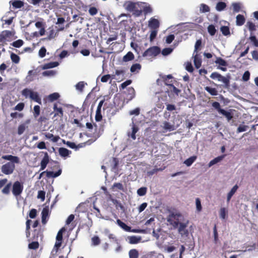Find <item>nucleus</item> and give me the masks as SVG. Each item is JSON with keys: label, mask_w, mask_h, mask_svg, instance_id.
<instances>
[{"label": "nucleus", "mask_w": 258, "mask_h": 258, "mask_svg": "<svg viewBox=\"0 0 258 258\" xmlns=\"http://www.w3.org/2000/svg\"><path fill=\"white\" fill-rule=\"evenodd\" d=\"M210 78L214 80H218L220 82H222L226 87L229 86V79L222 76L221 74L217 72H213L211 74Z\"/></svg>", "instance_id": "obj_7"}, {"label": "nucleus", "mask_w": 258, "mask_h": 258, "mask_svg": "<svg viewBox=\"0 0 258 258\" xmlns=\"http://www.w3.org/2000/svg\"><path fill=\"white\" fill-rule=\"evenodd\" d=\"M91 241H92V244L94 246L99 245L101 242L99 237L97 236H94L91 238Z\"/></svg>", "instance_id": "obj_49"}, {"label": "nucleus", "mask_w": 258, "mask_h": 258, "mask_svg": "<svg viewBox=\"0 0 258 258\" xmlns=\"http://www.w3.org/2000/svg\"><path fill=\"white\" fill-rule=\"evenodd\" d=\"M37 73L35 70H30L28 72L27 76L25 78L26 83H29L34 80L35 77L37 76Z\"/></svg>", "instance_id": "obj_11"}, {"label": "nucleus", "mask_w": 258, "mask_h": 258, "mask_svg": "<svg viewBox=\"0 0 258 258\" xmlns=\"http://www.w3.org/2000/svg\"><path fill=\"white\" fill-rule=\"evenodd\" d=\"M15 169V165L13 163L7 162L2 165V172L6 175H10L13 173Z\"/></svg>", "instance_id": "obj_5"}, {"label": "nucleus", "mask_w": 258, "mask_h": 258, "mask_svg": "<svg viewBox=\"0 0 258 258\" xmlns=\"http://www.w3.org/2000/svg\"><path fill=\"white\" fill-rule=\"evenodd\" d=\"M213 234H214V242L215 244H217L219 241L218 239V233L217 230V226L215 224L213 228Z\"/></svg>", "instance_id": "obj_46"}, {"label": "nucleus", "mask_w": 258, "mask_h": 258, "mask_svg": "<svg viewBox=\"0 0 258 258\" xmlns=\"http://www.w3.org/2000/svg\"><path fill=\"white\" fill-rule=\"evenodd\" d=\"M102 119V116L101 114V110H96V115H95V120L96 121H100Z\"/></svg>", "instance_id": "obj_60"}, {"label": "nucleus", "mask_w": 258, "mask_h": 258, "mask_svg": "<svg viewBox=\"0 0 258 258\" xmlns=\"http://www.w3.org/2000/svg\"><path fill=\"white\" fill-rule=\"evenodd\" d=\"M22 95L26 98H30L35 102L41 104V99L37 92H34L32 90L28 88H25L22 91Z\"/></svg>", "instance_id": "obj_2"}, {"label": "nucleus", "mask_w": 258, "mask_h": 258, "mask_svg": "<svg viewBox=\"0 0 258 258\" xmlns=\"http://www.w3.org/2000/svg\"><path fill=\"white\" fill-rule=\"evenodd\" d=\"M59 64V63L57 61H54V62H50L44 64L42 67V69L43 70H46L48 69L53 68L55 67H56Z\"/></svg>", "instance_id": "obj_25"}, {"label": "nucleus", "mask_w": 258, "mask_h": 258, "mask_svg": "<svg viewBox=\"0 0 258 258\" xmlns=\"http://www.w3.org/2000/svg\"><path fill=\"white\" fill-rule=\"evenodd\" d=\"M2 158L6 160L10 161V162L13 163V164H18L20 162V159L18 157L13 156L11 155L3 156Z\"/></svg>", "instance_id": "obj_15"}, {"label": "nucleus", "mask_w": 258, "mask_h": 258, "mask_svg": "<svg viewBox=\"0 0 258 258\" xmlns=\"http://www.w3.org/2000/svg\"><path fill=\"white\" fill-rule=\"evenodd\" d=\"M188 224V221H187L185 223L180 222L179 223L178 226V231L179 233L181 236H187L188 235V230L186 229Z\"/></svg>", "instance_id": "obj_9"}, {"label": "nucleus", "mask_w": 258, "mask_h": 258, "mask_svg": "<svg viewBox=\"0 0 258 258\" xmlns=\"http://www.w3.org/2000/svg\"><path fill=\"white\" fill-rule=\"evenodd\" d=\"M147 188L146 187H142L137 190V194L140 196H145L147 192Z\"/></svg>", "instance_id": "obj_53"}, {"label": "nucleus", "mask_w": 258, "mask_h": 258, "mask_svg": "<svg viewBox=\"0 0 258 258\" xmlns=\"http://www.w3.org/2000/svg\"><path fill=\"white\" fill-rule=\"evenodd\" d=\"M215 62L216 64H218L219 66L222 67H226L228 65L226 61H225L224 59L220 57H217V59L215 60Z\"/></svg>", "instance_id": "obj_38"}, {"label": "nucleus", "mask_w": 258, "mask_h": 258, "mask_svg": "<svg viewBox=\"0 0 258 258\" xmlns=\"http://www.w3.org/2000/svg\"><path fill=\"white\" fill-rule=\"evenodd\" d=\"M194 62L195 67L199 69L201 67L202 64V59L200 55L197 53L194 56Z\"/></svg>", "instance_id": "obj_23"}, {"label": "nucleus", "mask_w": 258, "mask_h": 258, "mask_svg": "<svg viewBox=\"0 0 258 258\" xmlns=\"http://www.w3.org/2000/svg\"><path fill=\"white\" fill-rule=\"evenodd\" d=\"M55 74H56V71H53V70L45 71L42 73V75L45 77L53 76L55 75Z\"/></svg>", "instance_id": "obj_58"}, {"label": "nucleus", "mask_w": 258, "mask_h": 258, "mask_svg": "<svg viewBox=\"0 0 258 258\" xmlns=\"http://www.w3.org/2000/svg\"><path fill=\"white\" fill-rule=\"evenodd\" d=\"M246 26L250 32V35H253V32L256 30V26L253 22L248 21L246 23Z\"/></svg>", "instance_id": "obj_29"}, {"label": "nucleus", "mask_w": 258, "mask_h": 258, "mask_svg": "<svg viewBox=\"0 0 258 258\" xmlns=\"http://www.w3.org/2000/svg\"><path fill=\"white\" fill-rule=\"evenodd\" d=\"M31 222V220L28 219L26 223V236L27 237H29L30 235V229Z\"/></svg>", "instance_id": "obj_51"}, {"label": "nucleus", "mask_w": 258, "mask_h": 258, "mask_svg": "<svg viewBox=\"0 0 258 258\" xmlns=\"http://www.w3.org/2000/svg\"><path fill=\"white\" fill-rule=\"evenodd\" d=\"M45 137L47 139H50L52 142L56 143L60 139L59 136H54L53 134L49 133H46L44 134Z\"/></svg>", "instance_id": "obj_20"}, {"label": "nucleus", "mask_w": 258, "mask_h": 258, "mask_svg": "<svg viewBox=\"0 0 258 258\" xmlns=\"http://www.w3.org/2000/svg\"><path fill=\"white\" fill-rule=\"evenodd\" d=\"M12 186V183H8L2 190V192L5 195H9L10 192V188Z\"/></svg>", "instance_id": "obj_48"}, {"label": "nucleus", "mask_w": 258, "mask_h": 258, "mask_svg": "<svg viewBox=\"0 0 258 258\" xmlns=\"http://www.w3.org/2000/svg\"><path fill=\"white\" fill-rule=\"evenodd\" d=\"M143 12L145 15L150 14L152 12V9L150 6H145L143 8Z\"/></svg>", "instance_id": "obj_64"}, {"label": "nucleus", "mask_w": 258, "mask_h": 258, "mask_svg": "<svg viewBox=\"0 0 258 258\" xmlns=\"http://www.w3.org/2000/svg\"><path fill=\"white\" fill-rule=\"evenodd\" d=\"M161 49L158 46H154L148 48L143 54V57H148L150 58H154L159 54Z\"/></svg>", "instance_id": "obj_4"}, {"label": "nucleus", "mask_w": 258, "mask_h": 258, "mask_svg": "<svg viewBox=\"0 0 258 258\" xmlns=\"http://www.w3.org/2000/svg\"><path fill=\"white\" fill-rule=\"evenodd\" d=\"M207 30L208 33L211 36L215 35L217 32V30L216 29L215 27L212 24L209 25L207 28Z\"/></svg>", "instance_id": "obj_41"}, {"label": "nucleus", "mask_w": 258, "mask_h": 258, "mask_svg": "<svg viewBox=\"0 0 258 258\" xmlns=\"http://www.w3.org/2000/svg\"><path fill=\"white\" fill-rule=\"evenodd\" d=\"M58 152L59 155L63 157H66L68 156L70 153H71V152L67 149L62 147L59 148Z\"/></svg>", "instance_id": "obj_28"}, {"label": "nucleus", "mask_w": 258, "mask_h": 258, "mask_svg": "<svg viewBox=\"0 0 258 258\" xmlns=\"http://www.w3.org/2000/svg\"><path fill=\"white\" fill-rule=\"evenodd\" d=\"M128 254L130 258H138L139 255L138 251L136 249L130 250Z\"/></svg>", "instance_id": "obj_37"}, {"label": "nucleus", "mask_w": 258, "mask_h": 258, "mask_svg": "<svg viewBox=\"0 0 258 258\" xmlns=\"http://www.w3.org/2000/svg\"><path fill=\"white\" fill-rule=\"evenodd\" d=\"M182 217V215L179 212L174 210L169 211V214L167 218V221L174 228H177L178 226L180 218Z\"/></svg>", "instance_id": "obj_1"}, {"label": "nucleus", "mask_w": 258, "mask_h": 258, "mask_svg": "<svg viewBox=\"0 0 258 258\" xmlns=\"http://www.w3.org/2000/svg\"><path fill=\"white\" fill-rule=\"evenodd\" d=\"M132 83L131 80H127L122 83L119 86L120 90H123L125 89L128 85H130Z\"/></svg>", "instance_id": "obj_56"}, {"label": "nucleus", "mask_w": 258, "mask_h": 258, "mask_svg": "<svg viewBox=\"0 0 258 258\" xmlns=\"http://www.w3.org/2000/svg\"><path fill=\"white\" fill-rule=\"evenodd\" d=\"M163 124H164L163 127L166 130L172 131L174 130V129H175L174 126L172 124H171L168 122L165 121L163 123Z\"/></svg>", "instance_id": "obj_45"}, {"label": "nucleus", "mask_w": 258, "mask_h": 258, "mask_svg": "<svg viewBox=\"0 0 258 258\" xmlns=\"http://www.w3.org/2000/svg\"><path fill=\"white\" fill-rule=\"evenodd\" d=\"M205 89L211 95L216 96L218 94L217 90L214 88H211L207 86L205 88Z\"/></svg>", "instance_id": "obj_42"}, {"label": "nucleus", "mask_w": 258, "mask_h": 258, "mask_svg": "<svg viewBox=\"0 0 258 258\" xmlns=\"http://www.w3.org/2000/svg\"><path fill=\"white\" fill-rule=\"evenodd\" d=\"M236 24L237 26H242L243 25L245 22V19L243 15L239 14L236 16Z\"/></svg>", "instance_id": "obj_27"}, {"label": "nucleus", "mask_w": 258, "mask_h": 258, "mask_svg": "<svg viewBox=\"0 0 258 258\" xmlns=\"http://www.w3.org/2000/svg\"><path fill=\"white\" fill-rule=\"evenodd\" d=\"M10 57L13 62L17 64L20 62V58L16 54L12 52L11 54Z\"/></svg>", "instance_id": "obj_44"}, {"label": "nucleus", "mask_w": 258, "mask_h": 258, "mask_svg": "<svg viewBox=\"0 0 258 258\" xmlns=\"http://www.w3.org/2000/svg\"><path fill=\"white\" fill-rule=\"evenodd\" d=\"M24 41L22 39H18L12 42L11 45L14 47L19 48L24 44Z\"/></svg>", "instance_id": "obj_40"}, {"label": "nucleus", "mask_w": 258, "mask_h": 258, "mask_svg": "<svg viewBox=\"0 0 258 258\" xmlns=\"http://www.w3.org/2000/svg\"><path fill=\"white\" fill-rule=\"evenodd\" d=\"M132 129V133H131L130 136L133 140H135L136 139V134L138 132L139 128L137 126L134 124L133 125Z\"/></svg>", "instance_id": "obj_43"}, {"label": "nucleus", "mask_w": 258, "mask_h": 258, "mask_svg": "<svg viewBox=\"0 0 258 258\" xmlns=\"http://www.w3.org/2000/svg\"><path fill=\"white\" fill-rule=\"evenodd\" d=\"M42 223L43 224H45L47 221V218L49 216V208L48 206H46L43 208L42 212Z\"/></svg>", "instance_id": "obj_16"}, {"label": "nucleus", "mask_w": 258, "mask_h": 258, "mask_svg": "<svg viewBox=\"0 0 258 258\" xmlns=\"http://www.w3.org/2000/svg\"><path fill=\"white\" fill-rule=\"evenodd\" d=\"M212 106L218 112L219 114L224 116L228 121H230L233 118V114L232 113V109L226 111L221 108L220 104L218 102H213L212 103Z\"/></svg>", "instance_id": "obj_3"}, {"label": "nucleus", "mask_w": 258, "mask_h": 258, "mask_svg": "<svg viewBox=\"0 0 258 258\" xmlns=\"http://www.w3.org/2000/svg\"><path fill=\"white\" fill-rule=\"evenodd\" d=\"M238 188V185L237 184H236L232 188V189L230 190V191L228 192V194H227V203H229L230 202L232 197L236 192Z\"/></svg>", "instance_id": "obj_26"}, {"label": "nucleus", "mask_w": 258, "mask_h": 258, "mask_svg": "<svg viewBox=\"0 0 258 258\" xmlns=\"http://www.w3.org/2000/svg\"><path fill=\"white\" fill-rule=\"evenodd\" d=\"M40 108L39 105H35L34 107V116L36 118L40 114Z\"/></svg>", "instance_id": "obj_59"}, {"label": "nucleus", "mask_w": 258, "mask_h": 258, "mask_svg": "<svg viewBox=\"0 0 258 258\" xmlns=\"http://www.w3.org/2000/svg\"><path fill=\"white\" fill-rule=\"evenodd\" d=\"M165 85L169 87V90L172 93L176 95H178V94L181 91L180 90L175 87L172 84L165 82Z\"/></svg>", "instance_id": "obj_21"}, {"label": "nucleus", "mask_w": 258, "mask_h": 258, "mask_svg": "<svg viewBox=\"0 0 258 258\" xmlns=\"http://www.w3.org/2000/svg\"><path fill=\"white\" fill-rule=\"evenodd\" d=\"M220 30L222 34L224 36H227L230 34V29L228 26H221L220 28Z\"/></svg>", "instance_id": "obj_39"}, {"label": "nucleus", "mask_w": 258, "mask_h": 258, "mask_svg": "<svg viewBox=\"0 0 258 258\" xmlns=\"http://www.w3.org/2000/svg\"><path fill=\"white\" fill-rule=\"evenodd\" d=\"M134 54L131 52H128L123 57V60L125 62L132 60L134 59Z\"/></svg>", "instance_id": "obj_33"}, {"label": "nucleus", "mask_w": 258, "mask_h": 258, "mask_svg": "<svg viewBox=\"0 0 258 258\" xmlns=\"http://www.w3.org/2000/svg\"><path fill=\"white\" fill-rule=\"evenodd\" d=\"M39 244L38 241H33L29 243L28 247L31 249H36L39 247Z\"/></svg>", "instance_id": "obj_52"}, {"label": "nucleus", "mask_w": 258, "mask_h": 258, "mask_svg": "<svg viewBox=\"0 0 258 258\" xmlns=\"http://www.w3.org/2000/svg\"><path fill=\"white\" fill-rule=\"evenodd\" d=\"M197 158V156H191L184 161V164H185L187 166H190L196 161Z\"/></svg>", "instance_id": "obj_31"}, {"label": "nucleus", "mask_w": 258, "mask_h": 258, "mask_svg": "<svg viewBox=\"0 0 258 258\" xmlns=\"http://www.w3.org/2000/svg\"><path fill=\"white\" fill-rule=\"evenodd\" d=\"M136 95L135 90L133 87H129L127 89V94L126 99L127 100V103L135 98Z\"/></svg>", "instance_id": "obj_18"}, {"label": "nucleus", "mask_w": 258, "mask_h": 258, "mask_svg": "<svg viewBox=\"0 0 258 258\" xmlns=\"http://www.w3.org/2000/svg\"><path fill=\"white\" fill-rule=\"evenodd\" d=\"M249 39L252 43L253 45L255 47H258V40L254 35H250Z\"/></svg>", "instance_id": "obj_54"}, {"label": "nucleus", "mask_w": 258, "mask_h": 258, "mask_svg": "<svg viewBox=\"0 0 258 258\" xmlns=\"http://www.w3.org/2000/svg\"><path fill=\"white\" fill-rule=\"evenodd\" d=\"M26 125L24 123L19 125L18 128V134L19 135H22L26 130Z\"/></svg>", "instance_id": "obj_57"}, {"label": "nucleus", "mask_w": 258, "mask_h": 258, "mask_svg": "<svg viewBox=\"0 0 258 258\" xmlns=\"http://www.w3.org/2000/svg\"><path fill=\"white\" fill-rule=\"evenodd\" d=\"M98 9L96 7H90L89 10V13L90 15L91 16H94V15H96L98 13Z\"/></svg>", "instance_id": "obj_63"}, {"label": "nucleus", "mask_w": 258, "mask_h": 258, "mask_svg": "<svg viewBox=\"0 0 258 258\" xmlns=\"http://www.w3.org/2000/svg\"><path fill=\"white\" fill-rule=\"evenodd\" d=\"M53 109L54 113V114L53 115L54 117L56 116H58L60 118L62 117V116H63V111L61 107H57V104L55 103L53 105Z\"/></svg>", "instance_id": "obj_14"}, {"label": "nucleus", "mask_w": 258, "mask_h": 258, "mask_svg": "<svg viewBox=\"0 0 258 258\" xmlns=\"http://www.w3.org/2000/svg\"><path fill=\"white\" fill-rule=\"evenodd\" d=\"M116 223L121 228H122L125 231L127 232L131 231V227L127 226L120 219H117L116 220Z\"/></svg>", "instance_id": "obj_30"}, {"label": "nucleus", "mask_w": 258, "mask_h": 258, "mask_svg": "<svg viewBox=\"0 0 258 258\" xmlns=\"http://www.w3.org/2000/svg\"><path fill=\"white\" fill-rule=\"evenodd\" d=\"M124 6L125 7V9L129 12H134L135 11V9H137L136 4L132 2H127L125 4Z\"/></svg>", "instance_id": "obj_22"}, {"label": "nucleus", "mask_w": 258, "mask_h": 258, "mask_svg": "<svg viewBox=\"0 0 258 258\" xmlns=\"http://www.w3.org/2000/svg\"><path fill=\"white\" fill-rule=\"evenodd\" d=\"M13 35V33L9 30H4L0 34V42L2 43H6V41L8 40Z\"/></svg>", "instance_id": "obj_10"}, {"label": "nucleus", "mask_w": 258, "mask_h": 258, "mask_svg": "<svg viewBox=\"0 0 258 258\" xmlns=\"http://www.w3.org/2000/svg\"><path fill=\"white\" fill-rule=\"evenodd\" d=\"M23 183H21L19 181H15L12 186V193L15 197L20 196L23 190Z\"/></svg>", "instance_id": "obj_6"}, {"label": "nucleus", "mask_w": 258, "mask_h": 258, "mask_svg": "<svg viewBox=\"0 0 258 258\" xmlns=\"http://www.w3.org/2000/svg\"><path fill=\"white\" fill-rule=\"evenodd\" d=\"M44 173H46V176L48 178H50V177H52V178H54V177H56L58 176H59L61 173V169H59L57 172H54L53 171H43L40 174V177L39 178H41V177L42 176V175Z\"/></svg>", "instance_id": "obj_12"}, {"label": "nucleus", "mask_w": 258, "mask_h": 258, "mask_svg": "<svg viewBox=\"0 0 258 258\" xmlns=\"http://www.w3.org/2000/svg\"><path fill=\"white\" fill-rule=\"evenodd\" d=\"M25 104L23 102H20L18 103L14 108V110H18L21 111L23 110L24 108Z\"/></svg>", "instance_id": "obj_62"}, {"label": "nucleus", "mask_w": 258, "mask_h": 258, "mask_svg": "<svg viewBox=\"0 0 258 258\" xmlns=\"http://www.w3.org/2000/svg\"><path fill=\"white\" fill-rule=\"evenodd\" d=\"M65 230V228L63 227L58 231L56 237V242L54 245V248L56 250H57L61 246L62 241V234Z\"/></svg>", "instance_id": "obj_8"}, {"label": "nucleus", "mask_w": 258, "mask_h": 258, "mask_svg": "<svg viewBox=\"0 0 258 258\" xmlns=\"http://www.w3.org/2000/svg\"><path fill=\"white\" fill-rule=\"evenodd\" d=\"M200 11L202 13L209 12L210 10L209 7L208 5L204 4H202L200 5Z\"/></svg>", "instance_id": "obj_47"}, {"label": "nucleus", "mask_w": 258, "mask_h": 258, "mask_svg": "<svg viewBox=\"0 0 258 258\" xmlns=\"http://www.w3.org/2000/svg\"><path fill=\"white\" fill-rule=\"evenodd\" d=\"M129 242L131 244H137L139 243L141 240V237H137L136 236H131L128 237Z\"/></svg>", "instance_id": "obj_34"}, {"label": "nucleus", "mask_w": 258, "mask_h": 258, "mask_svg": "<svg viewBox=\"0 0 258 258\" xmlns=\"http://www.w3.org/2000/svg\"><path fill=\"white\" fill-rule=\"evenodd\" d=\"M14 9H20L24 6V3L21 0H12L9 2Z\"/></svg>", "instance_id": "obj_19"}, {"label": "nucleus", "mask_w": 258, "mask_h": 258, "mask_svg": "<svg viewBox=\"0 0 258 258\" xmlns=\"http://www.w3.org/2000/svg\"><path fill=\"white\" fill-rule=\"evenodd\" d=\"M233 9L234 12L238 13L241 10V5L240 3H235L232 4Z\"/></svg>", "instance_id": "obj_55"}, {"label": "nucleus", "mask_w": 258, "mask_h": 258, "mask_svg": "<svg viewBox=\"0 0 258 258\" xmlns=\"http://www.w3.org/2000/svg\"><path fill=\"white\" fill-rule=\"evenodd\" d=\"M44 157L40 162V170H43L49 161V157L47 152H44Z\"/></svg>", "instance_id": "obj_13"}, {"label": "nucleus", "mask_w": 258, "mask_h": 258, "mask_svg": "<svg viewBox=\"0 0 258 258\" xmlns=\"http://www.w3.org/2000/svg\"><path fill=\"white\" fill-rule=\"evenodd\" d=\"M226 156V155H222L219 156L215 158L214 159L212 160L208 164L209 167H211L212 166L218 163V162L222 161L223 158Z\"/></svg>", "instance_id": "obj_24"}, {"label": "nucleus", "mask_w": 258, "mask_h": 258, "mask_svg": "<svg viewBox=\"0 0 258 258\" xmlns=\"http://www.w3.org/2000/svg\"><path fill=\"white\" fill-rule=\"evenodd\" d=\"M149 27L154 30H157L160 26L159 21L155 18H152L149 21Z\"/></svg>", "instance_id": "obj_17"}, {"label": "nucleus", "mask_w": 258, "mask_h": 258, "mask_svg": "<svg viewBox=\"0 0 258 258\" xmlns=\"http://www.w3.org/2000/svg\"><path fill=\"white\" fill-rule=\"evenodd\" d=\"M227 214V210L225 208H221L220 210V217L222 219H225Z\"/></svg>", "instance_id": "obj_50"}, {"label": "nucleus", "mask_w": 258, "mask_h": 258, "mask_svg": "<svg viewBox=\"0 0 258 258\" xmlns=\"http://www.w3.org/2000/svg\"><path fill=\"white\" fill-rule=\"evenodd\" d=\"M141 69V65L140 63L133 64L131 67L130 71L132 73H135L136 72H138Z\"/></svg>", "instance_id": "obj_36"}, {"label": "nucleus", "mask_w": 258, "mask_h": 258, "mask_svg": "<svg viewBox=\"0 0 258 258\" xmlns=\"http://www.w3.org/2000/svg\"><path fill=\"white\" fill-rule=\"evenodd\" d=\"M202 45V40L199 39L197 40L195 45V50L194 52H196L197 53L198 51L200 49V47Z\"/></svg>", "instance_id": "obj_61"}, {"label": "nucleus", "mask_w": 258, "mask_h": 258, "mask_svg": "<svg viewBox=\"0 0 258 258\" xmlns=\"http://www.w3.org/2000/svg\"><path fill=\"white\" fill-rule=\"evenodd\" d=\"M60 97L59 93L55 92L50 94L48 96V99L49 101L53 102L55 100H57Z\"/></svg>", "instance_id": "obj_35"}, {"label": "nucleus", "mask_w": 258, "mask_h": 258, "mask_svg": "<svg viewBox=\"0 0 258 258\" xmlns=\"http://www.w3.org/2000/svg\"><path fill=\"white\" fill-rule=\"evenodd\" d=\"M226 4L223 2H218L216 6V9L217 11L221 12L223 11L226 7Z\"/></svg>", "instance_id": "obj_32"}]
</instances>
